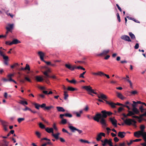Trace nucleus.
<instances>
[{
	"label": "nucleus",
	"mask_w": 146,
	"mask_h": 146,
	"mask_svg": "<svg viewBox=\"0 0 146 146\" xmlns=\"http://www.w3.org/2000/svg\"><path fill=\"white\" fill-rule=\"evenodd\" d=\"M140 128L141 130L140 131L141 132H143L144 131V129L145 128V126L144 125H141L140 126Z\"/></svg>",
	"instance_id": "79ce46f5"
},
{
	"label": "nucleus",
	"mask_w": 146,
	"mask_h": 146,
	"mask_svg": "<svg viewBox=\"0 0 146 146\" xmlns=\"http://www.w3.org/2000/svg\"><path fill=\"white\" fill-rule=\"evenodd\" d=\"M67 123V121L66 120L64 119H62L61 121V123L64 124L66 123Z\"/></svg>",
	"instance_id": "49530a36"
},
{
	"label": "nucleus",
	"mask_w": 146,
	"mask_h": 146,
	"mask_svg": "<svg viewBox=\"0 0 146 146\" xmlns=\"http://www.w3.org/2000/svg\"><path fill=\"white\" fill-rule=\"evenodd\" d=\"M143 116L146 117V111L144 113L140 115V116L139 117V119H140V118H142Z\"/></svg>",
	"instance_id": "5fc2aeb1"
},
{
	"label": "nucleus",
	"mask_w": 146,
	"mask_h": 146,
	"mask_svg": "<svg viewBox=\"0 0 146 146\" xmlns=\"http://www.w3.org/2000/svg\"><path fill=\"white\" fill-rule=\"evenodd\" d=\"M110 52L109 50H104L100 54H97V56H102L107 55Z\"/></svg>",
	"instance_id": "9d476101"
},
{
	"label": "nucleus",
	"mask_w": 146,
	"mask_h": 146,
	"mask_svg": "<svg viewBox=\"0 0 146 146\" xmlns=\"http://www.w3.org/2000/svg\"><path fill=\"white\" fill-rule=\"evenodd\" d=\"M139 109L140 110V111L141 113L143 112L145 110L143 108V107L142 106H141L140 107Z\"/></svg>",
	"instance_id": "3c124183"
},
{
	"label": "nucleus",
	"mask_w": 146,
	"mask_h": 146,
	"mask_svg": "<svg viewBox=\"0 0 146 146\" xmlns=\"http://www.w3.org/2000/svg\"><path fill=\"white\" fill-rule=\"evenodd\" d=\"M139 47V44L138 43H137L134 46V48L135 49H137Z\"/></svg>",
	"instance_id": "e2e57ef3"
},
{
	"label": "nucleus",
	"mask_w": 146,
	"mask_h": 146,
	"mask_svg": "<svg viewBox=\"0 0 146 146\" xmlns=\"http://www.w3.org/2000/svg\"><path fill=\"white\" fill-rule=\"evenodd\" d=\"M132 106L133 107L132 109V111L134 113V115L135 114H139V111H138L137 108L136 107L135 105L132 104Z\"/></svg>",
	"instance_id": "4468645a"
},
{
	"label": "nucleus",
	"mask_w": 146,
	"mask_h": 146,
	"mask_svg": "<svg viewBox=\"0 0 146 146\" xmlns=\"http://www.w3.org/2000/svg\"><path fill=\"white\" fill-rule=\"evenodd\" d=\"M35 78L38 82H42L44 80L42 77L39 76H36L35 77Z\"/></svg>",
	"instance_id": "dca6fc26"
},
{
	"label": "nucleus",
	"mask_w": 146,
	"mask_h": 146,
	"mask_svg": "<svg viewBox=\"0 0 146 146\" xmlns=\"http://www.w3.org/2000/svg\"><path fill=\"white\" fill-rule=\"evenodd\" d=\"M24 78H25V80H26L28 81L29 82H31V80H30V78H29L28 77H25Z\"/></svg>",
	"instance_id": "4d7b16f0"
},
{
	"label": "nucleus",
	"mask_w": 146,
	"mask_h": 146,
	"mask_svg": "<svg viewBox=\"0 0 146 146\" xmlns=\"http://www.w3.org/2000/svg\"><path fill=\"white\" fill-rule=\"evenodd\" d=\"M65 116L66 117H72V115L69 113H66L64 114Z\"/></svg>",
	"instance_id": "37998d69"
},
{
	"label": "nucleus",
	"mask_w": 146,
	"mask_h": 146,
	"mask_svg": "<svg viewBox=\"0 0 146 146\" xmlns=\"http://www.w3.org/2000/svg\"><path fill=\"white\" fill-rule=\"evenodd\" d=\"M19 103L25 106V105H27L28 104V102L27 101L22 100H20Z\"/></svg>",
	"instance_id": "393cba45"
},
{
	"label": "nucleus",
	"mask_w": 146,
	"mask_h": 146,
	"mask_svg": "<svg viewBox=\"0 0 146 146\" xmlns=\"http://www.w3.org/2000/svg\"><path fill=\"white\" fill-rule=\"evenodd\" d=\"M111 141L112 139H111L109 140L105 139L104 140H101V141L102 143V145L103 146H106L107 144H108L110 146H113Z\"/></svg>",
	"instance_id": "39448f33"
},
{
	"label": "nucleus",
	"mask_w": 146,
	"mask_h": 146,
	"mask_svg": "<svg viewBox=\"0 0 146 146\" xmlns=\"http://www.w3.org/2000/svg\"><path fill=\"white\" fill-rule=\"evenodd\" d=\"M122 79H125L130 84V88H133V86H132V84L131 82V81L129 80V79L127 78H126L125 77H123L122 78Z\"/></svg>",
	"instance_id": "bb28decb"
},
{
	"label": "nucleus",
	"mask_w": 146,
	"mask_h": 146,
	"mask_svg": "<svg viewBox=\"0 0 146 146\" xmlns=\"http://www.w3.org/2000/svg\"><path fill=\"white\" fill-rule=\"evenodd\" d=\"M101 113L102 114L99 113H97L93 117V119L97 122H100L102 125V127L105 128L107 126L106 121L105 119L107 117L106 111L105 110H103Z\"/></svg>",
	"instance_id": "f257e3e1"
},
{
	"label": "nucleus",
	"mask_w": 146,
	"mask_h": 146,
	"mask_svg": "<svg viewBox=\"0 0 146 146\" xmlns=\"http://www.w3.org/2000/svg\"><path fill=\"white\" fill-rule=\"evenodd\" d=\"M52 136H53L56 139H59L58 136L56 134H54V133L52 134Z\"/></svg>",
	"instance_id": "a18cd8bd"
},
{
	"label": "nucleus",
	"mask_w": 146,
	"mask_h": 146,
	"mask_svg": "<svg viewBox=\"0 0 146 146\" xmlns=\"http://www.w3.org/2000/svg\"><path fill=\"white\" fill-rule=\"evenodd\" d=\"M86 73V71H85V72H83L80 75L79 77L84 78V74H85Z\"/></svg>",
	"instance_id": "09e8293b"
},
{
	"label": "nucleus",
	"mask_w": 146,
	"mask_h": 146,
	"mask_svg": "<svg viewBox=\"0 0 146 146\" xmlns=\"http://www.w3.org/2000/svg\"><path fill=\"white\" fill-rule=\"evenodd\" d=\"M35 134L38 138H40L41 136V133L39 132L36 131L35 132Z\"/></svg>",
	"instance_id": "e433bc0d"
},
{
	"label": "nucleus",
	"mask_w": 146,
	"mask_h": 146,
	"mask_svg": "<svg viewBox=\"0 0 146 146\" xmlns=\"http://www.w3.org/2000/svg\"><path fill=\"white\" fill-rule=\"evenodd\" d=\"M102 138V136L100 133L97 135V137L96 138V139L97 141H99Z\"/></svg>",
	"instance_id": "72a5a7b5"
},
{
	"label": "nucleus",
	"mask_w": 146,
	"mask_h": 146,
	"mask_svg": "<svg viewBox=\"0 0 146 146\" xmlns=\"http://www.w3.org/2000/svg\"><path fill=\"white\" fill-rule=\"evenodd\" d=\"M129 34L132 39H135L136 38L135 35L133 34L131 32L129 33Z\"/></svg>",
	"instance_id": "c756f323"
},
{
	"label": "nucleus",
	"mask_w": 146,
	"mask_h": 146,
	"mask_svg": "<svg viewBox=\"0 0 146 146\" xmlns=\"http://www.w3.org/2000/svg\"><path fill=\"white\" fill-rule=\"evenodd\" d=\"M131 95H135L137 94L138 93L137 91L136 90L132 91L129 92Z\"/></svg>",
	"instance_id": "c9c22d12"
},
{
	"label": "nucleus",
	"mask_w": 146,
	"mask_h": 146,
	"mask_svg": "<svg viewBox=\"0 0 146 146\" xmlns=\"http://www.w3.org/2000/svg\"><path fill=\"white\" fill-rule=\"evenodd\" d=\"M46 104H45L44 103L42 104L41 105H40V107L42 108H44V109H45V107H46Z\"/></svg>",
	"instance_id": "13d9d810"
},
{
	"label": "nucleus",
	"mask_w": 146,
	"mask_h": 146,
	"mask_svg": "<svg viewBox=\"0 0 146 146\" xmlns=\"http://www.w3.org/2000/svg\"><path fill=\"white\" fill-rule=\"evenodd\" d=\"M68 127L73 132H74L75 131H76L77 130V128L72 126H70Z\"/></svg>",
	"instance_id": "c85d7f7f"
},
{
	"label": "nucleus",
	"mask_w": 146,
	"mask_h": 146,
	"mask_svg": "<svg viewBox=\"0 0 146 146\" xmlns=\"http://www.w3.org/2000/svg\"><path fill=\"white\" fill-rule=\"evenodd\" d=\"M141 135L142 132L139 131L134 133V136L138 138H139L140 136H141Z\"/></svg>",
	"instance_id": "aec40b11"
},
{
	"label": "nucleus",
	"mask_w": 146,
	"mask_h": 146,
	"mask_svg": "<svg viewBox=\"0 0 146 146\" xmlns=\"http://www.w3.org/2000/svg\"><path fill=\"white\" fill-rule=\"evenodd\" d=\"M25 120L24 118H19L17 119V121L19 123H21L22 121Z\"/></svg>",
	"instance_id": "ea45409f"
},
{
	"label": "nucleus",
	"mask_w": 146,
	"mask_h": 146,
	"mask_svg": "<svg viewBox=\"0 0 146 146\" xmlns=\"http://www.w3.org/2000/svg\"><path fill=\"white\" fill-rule=\"evenodd\" d=\"M65 66L67 68H68L71 71H73L76 68H77L78 69H81V68H82V66H72L70 64H66L65 65Z\"/></svg>",
	"instance_id": "20e7f679"
},
{
	"label": "nucleus",
	"mask_w": 146,
	"mask_h": 146,
	"mask_svg": "<svg viewBox=\"0 0 146 146\" xmlns=\"http://www.w3.org/2000/svg\"><path fill=\"white\" fill-rule=\"evenodd\" d=\"M60 141L62 143H64L65 142V140L62 137H59V139Z\"/></svg>",
	"instance_id": "6e6d98bb"
},
{
	"label": "nucleus",
	"mask_w": 146,
	"mask_h": 146,
	"mask_svg": "<svg viewBox=\"0 0 146 146\" xmlns=\"http://www.w3.org/2000/svg\"><path fill=\"white\" fill-rule=\"evenodd\" d=\"M114 140L115 142H117L119 141V139L117 137H115L114 138Z\"/></svg>",
	"instance_id": "0e129e2a"
},
{
	"label": "nucleus",
	"mask_w": 146,
	"mask_h": 146,
	"mask_svg": "<svg viewBox=\"0 0 146 146\" xmlns=\"http://www.w3.org/2000/svg\"><path fill=\"white\" fill-rule=\"evenodd\" d=\"M68 92L67 91H64V99L65 100H66L67 99L68 97V95L67 94Z\"/></svg>",
	"instance_id": "7c9ffc66"
},
{
	"label": "nucleus",
	"mask_w": 146,
	"mask_h": 146,
	"mask_svg": "<svg viewBox=\"0 0 146 146\" xmlns=\"http://www.w3.org/2000/svg\"><path fill=\"white\" fill-rule=\"evenodd\" d=\"M83 88L86 90L88 92V94H91L93 93L96 95H97V93L94 91V90L92 89V88L90 86H83Z\"/></svg>",
	"instance_id": "7ed1b4c3"
},
{
	"label": "nucleus",
	"mask_w": 146,
	"mask_h": 146,
	"mask_svg": "<svg viewBox=\"0 0 146 146\" xmlns=\"http://www.w3.org/2000/svg\"><path fill=\"white\" fill-rule=\"evenodd\" d=\"M116 15H117V19L118 21L119 22H121V19H120V17L119 14L118 13H117L116 14Z\"/></svg>",
	"instance_id": "603ef678"
},
{
	"label": "nucleus",
	"mask_w": 146,
	"mask_h": 146,
	"mask_svg": "<svg viewBox=\"0 0 146 146\" xmlns=\"http://www.w3.org/2000/svg\"><path fill=\"white\" fill-rule=\"evenodd\" d=\"M123 110H124V109L123 108L121 107H120L118 109V112L119 113L121 112Z\"/></svg>",
	"instance_id": "680f3d73"
},
{
	"label": "nucleus",
	"mask_w": 146,
	"mask_h": 146,
	"mask_svg": "<svg viewBox=\"0 0 146 146\" xmlns=\"http://www.w3.org/2000/svg\"><path fill=\"white\" fill-rule=\"evenodd\" d=\"M92 74L96 76H100L102 77L104 76V73L102 71H99L97 72H92Z\"/></svg>",
	"instance_id": "f8f14e48"
},
{
	"label": "nucleus",
	"mask_w": 146,
	"mask_h": 146,
	"mask_svg": "<svg viewBox=\"0 0 146 146\" xmlns=\"http://www.w3.org/2000/svg\"><path fill=\"white\" fill-rule=\"evenodd\" d=\"M33 104L35 106L36 108L38 110L39 109V107H40V104L36 103H35Z\"/></svg>",
	"instance_id": "4c0bfd02"
},
{
	"label": "nucleus",
	"mask_w": 146,
	"mask_h": 146,
	"mask_svg": "<svg viewBox=\"0 0 146 146\" xmlns=\"http://www.w3.org/2000/svg\"><path fill=\"white\" fill-rule=\"evenodd\" d=\"M141 136L143 137V138H144V137L146 138V132H142Z\"/></svg>",
	"instance_id": "8fccbe9b"
},
{
	"label": "nucleus",
	"mask_w": 146,
	"mask_h": 146,
	"mask_svg": "<svg viewBox=\"0 0 146 146\" xmlns=\"http://www.w3.org/2000/svg\"><path fill=\"white\" fill-rule=\"evenodd\" d=\"M116 6L118 8V9L119 10V11H120V12H121L122 11V10H121V8L119 6V5L118 4H116Z\"/></svg>",
	"instance_id": "338daca9"
},
{
	"label": "nucleus",
	"mask_w": 146,
	"mask_h": 146,
	"mask_svg": "<svg viewBox=\"0 0 146 146\" xmlns=\"http://www.w3.org/2000/svg\"><path fill=\"white\" fill-rule=\"evenodd\" d=\"M24 69L25 70H28L29 71H30V68L29 65L28 64H26V66L25 68H24Z\"/></svg>",
	"instance_id": "58836bf2"
},
{
	"label": "nucleus",
	"mask_w": 146,
	"mask_h": 146,
	"mask_svg": "<svg viewBox=\"0 0 146 146\" xmlns=\"http://www.w3.org/2000/svg\"><path fill=\"white\" fill-rule=\"evenodd\" d=\"M124 123L127 125H132L136 127V124L137 122L134 119H126L124 121Z\"/></svg>",
	"instance_id": "f03ea898"
},
{
	"label": "nucleus",
	"mask_w": 146,
	"mask_h": 146,
	"mask_svg": "<svg viewBox=\"0 0 146 146\" xmlns=\"http://www.w3.org/2000/svg\"><path fill=\"white\" fill-rule=\"evenodd\" d=\"M79 141L82 143H87L88 144H89L90 143V142L88 141L87 140H84L82 139H80Z\"/></svg>",
	"instance_id": "f704fd0d"
},
{
	"label": "nucleus",
	"mask_w": 146,
	"mask_h": 146,
	"mask_svg": "<svg viewBox=\"0 0 146 146\" xmlns=\"http://www.w3.org/2000/svg\"><path fill=\"white\" fill-rule=\"evenodd\" d=\"M14 25L13 24H8L7 26L6 27V29L7 30V31L6 33L7 34L9 33V32H12V30L13 29V28Z\"/></svg>",
	"instance_id": "423d86ee"
},
{
	"label": "nucleus",
	"mask_w": 146,
	"mask_h": 146,
	"mask_svg": "<svg viewBox=\"0 0 146 146\" xmlns=\"http://www.w3.org/2000/svg\"><path fill=\"white\" fill-rule=\"evenodd\" d=\"M112 113L111 111H106L107 115L108 116H110V115L112 114Z\"/></svg>",
	"instance_id": "052dcab7"
},
{
	"label": "nucleus",
	"mask_w": 146,
	"mask_h": 146,
	"mask_svg": "<svg viewBox=\"0 0 146 146\" xmlns=\"http://www.w3.org/2000/svg\"><path fill=\"white\" fill-rule=\"evenodd\" d=\"M106 102L107 104H108L112 108H115L116 107V105L120 106H121V105H122L121 104L119 103L118 102L115 104L113 103V102H109L108 101H106Z\"/></svg>",
	"instance_id": "0eeeda50"
},
{
	"label": "nucleus",
	"mask_w": 146,
	"mask_h": 146,
	"mask_svg": "<svg viewBox=\"0 0 146 146\" xmlns=\"http://www.w3.org/2000/svg\"><path fill=\"white\" fill-rule=\"evenodd\" d=\"M54 108V107L53 106H47L45 107V110H49L50 109L52 108Z\"/></svg>",
	"instance_id": "a19ab883"
},
{
	"label": "nucleus",
	"mask_w": 146,
	"mask_h": 146,
	"mask_svg": "<svg viewBox=\"0 0 146 146\" xmlns=\"http://www.w3.org/2000/svg\"><path fill=\"white\" fill-rule=\"evenodd\" d=\"M69 82L71 83L75 84L76 83V81L74 79H73L72 80L69 81Z\"/></svg>",
	"instance_id": "864d4df0"
},
{
	"label": "nucleus",
	"mask_w": 146,
	"mask_h": 146,
	"mask_svg": "<svg viewBox=\"0 0 146 146\" xmlns=\"http://www.w3.org/2000/svg\"><path fill=\"white\" fill-rule=\"evenodd\" d=\"M89 110V107L88 105L86 106L85 108L83 110L85 111H87Z\"/></svg>",
	"instance_id": "bf43d9fd"
},
{
	"label": "nucleus",
	"mask_w": 146,
	"mask_h": 146,
	"mask_svg": "<svg viewBox=\"0 0 146 146\" xmlns=\"http://www.w3.org/2000/svg\"><path fill=\"white\" fill-rule=\"evenodd\" d=\"M39 127L41 129L45 128V126L41 123H39Z\"/></svg>",
	"instance_id": "de8ad7c7"
},
{
	"label": "nucleus",
	"mask_w": 146,
	"mask_h": 146,
	"mask_svg": "<svg viewBox=\"0 0 146 146\" xmlns=\"http://www.w3.org/2000/svg\"><path fill=\"white\" fill-rule=\"evenodd\" d=\"M128 113L127 114V115L128 116H132L133 115H134V113L132 111H128Z\"/></svg>",
	"instance_id": "2f4dec72"
},
{
	"label": "nucleus",
	"mask_w": 146,
	"mask_h": 146,
	"mask_svg": "<svg viewBox=\"0 0 146 146\" xmlns=\"http://www.w3.org/2000/svg\"><path fill=\"white\" fill-rule=\"evenodd\" d=\"M46 131L49 133H52V134L54 133L53 129L52 128H49L48 127H47L45 128Z\"/></svg>",
	"instance_id": "4be33fe9"
},
{
	"label": "nucleus",
	"mask_w": 146,
	"mask_h": 146,
	"mask_svg": "<svg viewBox=\"0 0 146 146\" xmlns=\"http://www.w3.org/2000/svg\"><path fill=\"white\" fill-rule=\"evenodd\" d=\"M1 123L3 126V129L5 131H8V129L7 127V126L8 125V123L1 120Z\"/></svg>",
	"instance_id": "6e6552de"
},
{
	"label": "nucleus",
	"mask_w": 146,
	"mask_h": 146,
	"mask_svg": "<svg viewBox=\"0 0 146 146\" xmlns=\"http://www.w3.org/2000/svg\"><path fill=\"white\" fill-rule=\"evenodd\" d=\"M125 134L124 132L119 131L118 133V136L121 138H123L125 137Z\"/></svg>",
	"instance_id": "f3484780"
},
{
	"label": "nucleus",
	"mask_w": 146,
	"mask_h": 146,
	"mask_svg": "<svg viewBox=\"0 0 146 146\" xmlns=\"http://www.w3.org/2000/svg\"><path fill=\"white\" fill-rule=\"evenodd\" d=\"M38 54L40 56V60L42 61H44L43 57L44 56V53L40 51L38 52Z\"/></svg>",
	"instance_id": "a211bd4d"
},
{
	"label": "nucleus",
	"mask_w": 146,
	"mask_h": 146,
	"mask_svg": "<svg viewBox=\"0 0 146 146\" xmlns=\"http://www.w3.org/2000/svg\"><path fill=\"white\" fill-rule=\"evenodd\" d=\"M110 120L113 125H114V124H115V123H117V121L115 119L110 117Z\"/></svg>",
	"instance_id": "5701e85b"
},
{
	"label": "nucleus",
	"mask_w": 146,
	"mask_h": 146,
	"mask_svg": "<svg viewBox=\"0 0 146 146\" xmlns=\"http://www.w3.org/2000/svg\"><path fill=\"white\" fill-rule=\"evenodd\" d=\"M67 90L69 91H73L76 90H77V89L75 88L71 87L68 86L67 89Z\"/></svg>",
	"instance_id": "473e14b6"
},
{
	"label": "nucleus",
	"mask_w": 146,
	"mask_h": 146,
	"mask_svg": "<svg viewBox=\"0 0 146 146\" xmlns=\"http://www.w3.org/2000/svg\"><path fill=\"white\" fill-rule=\"evenodd\" d=\"M9 142L3 139L1 143L2 146H8Z\"/></svg>",
	"instance_id": "b1692460"
},
{
	"label": "nucleus",
	"mask_w": 146,
	"mask_h": 146,
	"mask_svg": "<svg viewBox=\"0 0 146 146\" xmlns=\"http://www.w3.org/2000/svg\"><path fill=\"white\" fill-rule=\"evenodd\" d=\"M14 76V74H10L8 75L7 78H8V80L9 82H11L13 80L12 77Z\"/></svg>",
	"instance_id": "a878e982"
},
{
	"label": "nucleus",
	"mask_w": 146,
	"mask_h": 146,
	"mask_svg": "<svg viewBox=\"0 0 146 146\" xmlns=\"http://www.w3.org/2000/svg\"><path fill=\"white\" fill-rule=\"evenodd\" d=\"M116 93L117 94V97L123 100L125 98L121 93L116 92Z\"/></svg>",
	"instance_id": "6ab92c4d"
},
{
	"label": "nucleus",
	"mask_w": 146,
	"mask_h": 146,
	"mask_svg": "<svg viewBox=\"0 0 146 146\" xmlns=\"http://www.w3.org/2000/svg\"><path fill=\"white\" fill-rule=\"evenodd\" d=\"M121 38V39L125 41H128V42H131L130 37L126 35H123L122 36Z\"/></svg>",
	"instance_id": "9b49d317"
},
{
	"label": "nucleus",
	"mask_w": 146,
	"mask_h": 146,
	"mask_svg": "<svg viewBox=\"0 0 146 146\" xmlns=\"http://www.w3.org/2000/svg\"><path fill=\"white\" fill-rule=\"evenodd\" d=\"M75 114L76 116L78 117H80L81 116L80 114L78 112H76L75 113Z\"/></svg>",
	"instance_id": "69168bd1"
},
{
	"label": "nucleus",
	"mask_w": 146,
	"mask_h": 146,
	"mask_svg": "<svg viewBox=\"0 0 146 146\" xmlns=\"http://www.w3.org/2000/svg\"><path fill=\"white\" fill-rule=\"evenodd\" d=\"M53 127L54 129L56 130H57V128L56 126V125L55 123H54L53 125Z\"/></svg>",
	"instance_id": "774afa93"
},
{
	"label": "nucleus",
	"mask_w": 146,
	"mask_h": 146,
	"mask_svg": "<svg viewBox=\"0 0 146 146\" xmlns=\"http://www.w3.org/2000/svg\"><path fill=\"white\" fill-rule=\"evenodd\" d=\"M43 74L44 75L46 76L44 77V78H45L46 82L47 83H48L49 82V81L48 79H47V78L48 77H50V76L48 75V74L47 72L45 71L43 72Z\"/></svg>",
	"instance_id": "412c9836"
},
{
	"label": "nucleus",
	"mask_w": 146,
	"mask_h": 146,
	"mask_svg": "<svg viewBox=\"0 0 146 146\" xmlns=\"http://www.w3.org/2000/svg\"><path fill=\"white\" fill-rule=\"evenodd\" d=\"M97 96L99 98H101L104 100L106 102V101L105 99H107V96L102 93H100V94H97Z\"/></svg>",
	"instance_id": "ddd939ff"
},
{
	"label": "nucleus",
	"mask_w": 146,
	"mask_h": 146,
	"mask_svg": "<svg viewBox=\"0 0 146 146\" xmlns=\"http://www.w3.org/2000/svg\"><path fill=\"white\" fill-rule=\"evenodd\" d=\"M3 58L4 60L3 61V63L6 65H8V64L9 57L5 55H3Z\"/></svg>",
	"instance_id": "1a4fd4ad"
},
{
	"label": "nucleus",
	"mask_w": 146,
	"mask_h": 146,
	"mask_svg": "<svg viewBox=\"0 0 146 146\" xmlns=\"http://www.w3.org/2000/svg\"><path fill=\"white\" fill-rule=\"evenodd\" d=\"M56 108L57 110L58 111L64 112L65 111V110L63 108V107L58 106Z\"/></svg>",
	"instance_id": "cd10ccee"
},
{
	"label": "nucleus",
	"mask_w": 146,
	"mask_h": 146,
	"mask_svg": "<svg viewBox=\"0 0 146 146\" xmlns=\"http://www.w3.org/2000/svg\"><path fill=\"white\" fill-rule=\"evenodd\" d=\"M25 108L24 109H22V110L24 111H26L27 110H29L30 111V110H31V109L30 108H29L28 107L25 106Z\"/></svg>",
	"instance_id": "c03bdc74"
},
{
	"label": "nucleus",
	"mask_w": 146,
	"mask_h": 146,
	"mask_svg": "<svg viewBox=\"0 0 146 146\" xmlns=\"http://www.w3.org/2000/svg\"><path fill=\"white\" fill-rule=\"evenodd\" d=\"M21 42V41L18 39H13L12 42H10V45H11L13 44H17L18 43H20Z\"/></svg>",
	"instance_id": "2eb2a0df"
}]
</instances>
